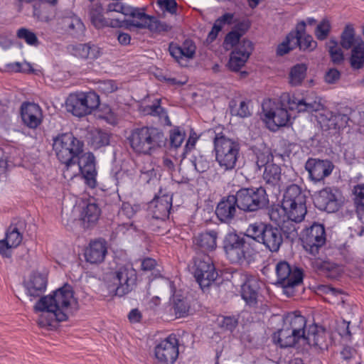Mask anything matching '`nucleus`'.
I'll return each mask as SVG.
<instances>
[{"instance_id": "bb28decb", "label": "nucleus", "mask_w": 364, "mask_h": 364, "mask_svg": "<svg viewBox=\"0 0 364 364\" xmlns=\"http://www.w3.org/2000/svg\"><path fill=\"white\" fill-rule=\"evenodd\" d=\"M107 250L105 240H95L91 242L90 247L85 250L86 261L91 264L101 263L104 261Z\"/></svg>"}, {"instance_id": "c85d7f7f", "label": "nucleus", "mask_w": 364, "mask_h": 364, "mask_svg": "<svg viewBox=\"0 0 364 364\" xmlns=\"http://www.w3.org/2000/svg\"><path fill=\"white\" fill-rule=\"evenodd\" d=\"M263 110H264V108ZM264 120L267 124L273 123L275 127L272 129L273 130L278 127L286 126L290 121V114L287 108L276 107L274 109H271L268 111H264Z\"/></svg>"}, {"instance_id": "5fc2aeb1", "label": "nucleus", "mask_w": 364, "mask_h": 364, "mask_svg": "<svg viewBox=\"0 0 364 364\" xmlns=\"http://www.w3.org/2000/svg\"><path fill=\"white\" fill-rule=\"evenodd\" d=\"M255 165L257 170H261L262 167L269 165V162L273 159V155L269 150H258L256 153Z\"/></svg>"}, {"instance_id": "680f3d73", "label": "nucleus", "mask_w": 364, "mask_h": 364, "mask_svg": "<svg viewBox=\"0 0 364 364\" xmlns=\"http://www.w3.org/2000/svg\"><path fill=\"white\" fill-rule=\"evenodd\" d=\"M122 28H124L126 29H130L132 26L137 28H145L146 21L145 19L138 20V19H124L121 21Z\"/></svg>"}, {"instance_id": "f8f14e48", "label": "nucleus", "mask_w": 364, "mask_h": 364, "mask_svg": "<svg viewBox=\"0 0 364 364\" xmlns=\"http://www.w3.org/2000/svg\"><path fill=\"white\" fill-rule=\"evenodd\" d=\"M136 271L130 265L122 266L114 272L113 284L108 286L109 292L119 297L128 294L136 287Z\"/></svg>"}, {"instance_id": "7ed1b4c3", "label": "nucleus", "mask_w": 364, "mask_h": 364, "mask_svg": "<svg viewBox=\"0 0 364 364\" xmlns=\"http://www.w3.org/2000/svg\"><path fill=\"white\" fill-rule=\"evenodd\" d=\"M221 247L226 258L232 264H250L255 260L258 254L247 228L244 233L236 230L227 232L222 240Z\"/></svg>"}, {"instance_id": "a878e982", "label": "nucleus", "mask_w": 364, "mask_h": 364, "mask_svg": "<svg viewBox=\"0 0 364 364\" xmlns=\"http://www.w3.org/2000/svg\"><path fill=\"white\" fill-rule=\"evenodd\" d=\"M310 346L321 350L328 348L326 332L325 329L317 325L310 326L305 338L303 340Z\"/></svg>"}, {"instance_id": "2f4dec72", "label": "nucleus", "mask_w": 364, "mask_h": 364, "mask_svg": "<svg viewBox=\"0 0 364 364\" xmlns=\"http://www.w3.org/2000/svg\"><path fill=\"white\" fill-rule=\"evenodd\" d=\"M314 267L320 274L331 280L338 279L342 274V268L328 260H316Z\"/></svg>"}, {"instance_id": "423d86ee", "label": "nucleus", "mask_w": 364, "mask_h": 364, "mask_svg": "<svg viewBox=\"0 0 364 364\" xmlns=\"http://www.w3.org/2000/svg\"><path fill=\"white\" fill-rule=\"evenodd\" d=\"M306 324L304 316L296 312L289 313L284 319L283 327L274 334V341L282 348L294 347L305 338Z\"/></svg>"}, {"instance_id": "5701e85b", "label": "nucleus", "mask_w": 364, "mask_h": 364, "mask_svg": "<svg viewBox=\"0 0 364 364\" xmlns=\"http://www.w3.org/2000/svg\"><path fill=\"white\" fill-rule=\"evenodd\" d=\"M259 281L254 277H246L241 285V296L246 304L250 308H256L258 305Z\"/></svg>"}, {"instance_id": "69168bd1", "label": "nucleus", "mask_w": 364, "mask_h": 364, "mask_svg": "<svg viewBox=\"0 0 364 364\" xmlns=\"http://www.w3.org/2000/svg\"><path fill=\"white\" fill-rule=\"evenodd\" d=\"M33 16L38 21L49 22L52 20V17L48 15H43L41 11V6L40 4H35L33 5Z\"/></svg>"}, {"instance_id": "e2e57ef3", "label": "nucleus", "mask_w": 364, "mask_h": 364, "mask_svg": "<svg viewBox=\"0 0 364 364\" xmlns=\"http://www.w3.org/2000/svg\"><path fill=\"white\" fill-rule=\"evenodd\" d=\"M197 140L196 134L195 132L191 133L181 155L183 159L186 158V154L194 149Z\"/></svg>"}, {"instance_id": "ddd939ff", "label": "nucleus", "mask_w": 364, "mask_h": 364, "mask_svg": "<svg viewBox=\"0 0 364 364\" xmlns=\"http://www.w3.org/2000/svg\"><path fill=\"white\" fill-rule=\"evenodd\" d=\"M292 268L293 266L284 260L279 261L275 267L277 277V284L282 288L284 294L288 297L295 295L296 289L303 284L304 276L303 269H296L293 281L289 282L287 279L289 272H291Z\"/></svg>"}, {"instance_id": "1a4fd4ad", "label": "nucleus", "mask_w": 364, "mask_h": 364, "mask_svg": "<svg viewBox=\"0 0 364 364\" xmlns=\"http://www.w3.org/2000/svg\"><path fill=\"white\" fill-rule=\"evenodd\" d=\"M306 196L301 186L292 183L288 186L284 193L282 208L287 218L295 223H300L307 213Z\"/></svg>"}, {"instance_id": "c756f323", "label": "nucleus", "mask_w": 364, "mask_h": 364, "mask_svg": "<svg viewBox=\"0 0 364 364\" xmlns=\"http://www.w3.org/2000/svg\"><path fill=\"white\" fill-rule=\"evenodd\" d=\"M289 108L291 109H296L298 112H312L314 111H318L321 107V104L317 102L310 96L303 97L298 98L293 96L289 101Z\"/></svg>"}, {"instance_id": "09e8293b", "label": "nucleus", "mask_w": 364, "mask_h": 364, "mask_svg": "<svg viewBox=\"0 0 364 364\" xmlns=\"http://www.w3.org/2000/svg\"><path fill=\"white\" fill-rule=\"evenodd\" d=\"M16 36L25 41V42L33 46L39 45V41L36 33L26 28H20L16 33Z\"/></svg>"}, {"instance_id": "4c0bfd02", "label": "nucleus", "mask_w": 364, "mask_h": 364, "mask_svg": "<svg viewBox=\"0 0 364 364\" xmlns=\"http://www.w3.org/2000/svg\"><path fill=\"white\" fill-rule=\"evenodd\" d=\"M353 193L358 218L364 224V184H358L354 186Z\"/></svg>"}, {"instance_id": "603ef678", "label": "nucleus", "mask_w": 364, "mask_h": 364, "mask_svg": "<svg viewBox=\"0 0 364 364\" xmlns=\"http://www.w3.org/2000/svg\"><path fill=\"white\" fill-rule=\"evenodd\" d=\"M156 4L163 13L176 15L178 4L176 0H156Z\"/></svg>"}, {"instance_id": "9b49d317", "label": "nucleus", "mask_w": 364, "mask_h": 364, "mask_svg": "<svg viewBox=\"0 0 364 364\" xmlns=\"http://www.w3.org/2000/svg\"><path fill=\"white\" fill-rule=\"evenodd\" d=\"M67 110L74 116L82 117L90 114L100 106V96L95 92L70 94L66 100Z\"/></svg>"}, {"instance_id": "72a5a7b5", "label": "nucleus", "mask_w": 364, "mask_h": 364, "mask_svg": "<svg viewBox=\"0 0 364 364\" xmlns=\"http://www.w3.org/2000/svg\"><path fill=\"white\" fill-rule=\"evenodd\" d=\"M154 215L156 218H168L172 207V198L168 195L158 197L154 201Z\"/></svg>"}, {"instance_id": "f704fd0d", "label": "nucleus", "mask_w": 364, "mask_h": 364, "mask_svg": "<svg viewBox=\"0 0 364 364\" xmlns=\"http://www.w3.org/2000/svg\"><path fill=\"white\" fill-rule=\"evenodd\" d=\"M358 39H362L360 36H355V31L353 26L350 23L346 25L341 34L340 45L345 50L353 48L355 45L358 44Z\"/></svg>"}, {"instance_id": "aec40b11", "label": "nucleus", "mask_w": 364, "mask_h": 364, "mask_svg": "<svg viewBox=\"0 0 364 364\" xmlns=\"http://www.w3.org/2000/svg\"><path fill=\"white\" fill-rule=\"evenodd\" d=\"M252 50V43L247 39H243L230 53L228 63V68L232 71L238 72L245 65Z\"/></svg>"}, {"instance_id": "8fccbe9b", "label": "nucleus", "mask_w": 364, "mask_h": 364, "mask_svg": "<svg viewBox=\"0 0 364 364\" xmlns=\"http://www.w3.org/2000/svg\"><path fill=\"white\" fill-rule=\"evenodd\" d=\"M331 29L330 21L327 18H323L316 26L315 29V36L319 41H324L328 36Z\"/></svg>"}, {"instance_id": "f3484780", "label": "nucleus", "mask_w": 364, "mask_h": 364, "mask_svg": "<svg viewBox=\"0 0 364 364\" xmlns=\"http://www.w3.org/2000/svg\"><path fill=\"white\" fill-rule=\"evenodd\" d=\"M338 196H340V192L338 189L326 187L314 193V204L318 210L327 213H335L341 207Z\"/></svg>"}, {"instance_id": "58836bf2", "label": "nucleus", "mask_w": 364, "mask_h": 364, "mask_svg": "<svg viewBox=\"0 0 364 364\" xmlns=\"http://www.w3.org/2000/svg\"><path fill=\"white\" fill-rule=\"evenodd\" d=\"M307 66L304 63L294 65L289 72V83L293 86L300 85L306 77Z\"/></svg>"}, {"instance_id": "3c124183", "label": "nucleus", "mask_w": 364, "mask_h": 364, "mask_svg": "<svg viewBox=\"0 0 364 364\" xmlns=\"http://www.w3.org/2000/svg\"><path fill=\"white\" fill-rule=\"evenodd\" d=\"M121 14L138 20L146 19V18H147L144 9H139L124 4L122 8Z\"/></svg>"}, {"instance_id": "13d9d810", "label": "nucleus", "mask_w": 364, "mask_h": 364, "mask_svg": "<svg viewBox=\"0 0 364 364\" xmlns=\"http://www.w3.org/2000/svg\"><path fill=\"white\" fill-rule=\"evenodd\" d=\"M160 104L161 100L156 99L153 105L146 107L145 110L148 114L152 116L159 117L162 119L163 114H166V109L162 107Z\"/></svg>"}, {"instance_id": "c03bdc74", "label": "nucleus", "mask_w": 364, "mask_h": 364, "mask_svg": "<svg viewBox=\"0 0 364 364\" xmlns=\"http://www.w3.org/2000/svg\"><path fill=\"white\" fill-rule=\"evenodd\" d=\"M239 323L238 316H220L218 318V326L226 332L232 333Z\"/></svg>"}, {"instance_id": "39448f33", "label": "nucleus", "mask_w": 364, "mask_h": 364, "mask_svg": "<svg viewBox=\"0 0 364 364\" xmlns=\"http://www.w3.org/2000/svg\"><path fill=\"white\" fill-rule=\"evenodd\" d=\"M127 140L134 152L144 155H151L167 144L164 132L152 126L133 129Z\"/></svg>"}, {"instance_id": "a19ab883", "label": "nucleus", "mask_w": 364, "mask_h": 364, "mask_svg": "<svg viewBox=\"0 0 364 364\" xmlns=\"http://www.w3.org/2000/svg\"><path fill=\"white\" fill-rule=\"evenodd\" d=\"M186 138L185 132L179 127H175L170 131L169 140L167 139V144L165 147L168 149L179 148Z\"/></svg>"}, {"instance_id": "4be33fe9", "label": "nucleus", "mask_w": 364, "mask_h": 364, "mask_svg": "<svg viewBox=\"0 0 364 364\" xmlns=\"http://www.w3.org/2000/svg\"><path fill=\"white\" fill-rule=\"evenodd\" d=\"M23 124L29 129H36L43 122L41 107L34 102H24L20 108Z\"/></svg>"}, {"instance_id": "9d476101", "label": "nucleus", "mask_w": 364, "mask_h": 364, "mask_svg": "<svg viewBox=\"0 0 364 364\" xmlns=\"http://www.w3.org/2000/svg\"><path fill=\"white\" fill-rule=\"evenodd\" d=\"M237 208L245 213H254L266 208L269 205V197L264 188H240L234 194Z\"/></svg>"}, {"instance_id": "bf43d9fd", "label": "nucleus", "mask_w": 364, "mask_h": 364, "mask_svg": "<svg viewBox=\"0 0 364 364\" xmlns=\"http://www.w3.org/2000/svg\"><path fill=\"white\" fill-rule=\"evenodd\" d=\"M181 48L183 51V57L191 59L195 56L196 47L193 41L190 39L185 40Z\"/></svg>"}, {"instance_id": "6e6d98bb", "label": "nucleus", "mask_w": 364, "mask_h": 364, "mask_svg": "<svg viewBox=\"0 0 364 364\" xmlns=\"http://www.w3.org/2000/svg\"><path fill=\"white\" fill-rule=\"evenodd\" d=\"M336 114L328 112L324 114H322L320 117V123L321 127L326 130L337 129L336 127L339 125L336 124Z\"/></svg>"}, {"instance_id": "4d7b16f0", "label": "nucleus", "mask_w": 364, "mask_h": 364, "mask_svg": "<svg viewBox=\"0 0 364 364\" xmlns=\"http://www.w3.org/2000/svg\"><path fill=\"white\" fill-rule=\"evenodd\" d=\"M191 163L196 171L198 173H204L208 171L210 168V161L208 160L207 157L199 154L198 156H193V159H191Z\"/></svg>"}, {"instance_id": "20e7f679", "label": "nucleus", "mask_w": 364, "mask_h": 364, "mask_svg": "<svg viewBox=\"0 0 364 364\" xmlns=\"http://www.w3.org/2000/svg\"><path fill=\"white\" fill-rule=\"evenodd\" d=\"M84 141L72 132H59L52 136V149L58 161L68 171L83 156Z\"/></svg>"}, {"instance_id": "0eeeda50", "label": "nucleus", "mask_w": 364, "mask_h": 364, "mask_svg": "<svg viewBox=\"0 0 364 364\" xmlns=\"http://www.w3.org/2000/svg\"><path fill=\"white\" fill-rule=\"evenodd\" d=\"M215 161L224 171L233 170L240 157V144L236 139L226 136L223 132L213 138Z\"/></svg>"}, {"instance_id": "b1692460", "label": "nucleus", "mask_w": 364, "mask_h": 364, "mask_svg": "<svg viewBox=\"0 0 364 364\" xmlns=\"http://www.w3.org/2000/svg\"><path fill=\"white\" fill-rule=\"evenodd\" d=\"M235 198L234 195H228L224 197L218 203L215 214L218 219L226 223H230L234 219L237 208V202H235Z\"/></svg>"}, {"instance_id": "de8ad7c7", "label": "nucleus", "mask_w": 364, "mask_h": 364, "mask_svg": "<svg viewBox=\"0 0 364 364\" xmlns=\"http://www.w3.org/2000/svg\"><path fill=\"white\" fill-rule=\"evenodd\" d=\"M104 9L101 5H97L90 11V17L92 23L97 28L105 27L107 18L103 15Z\"/></svg>"}, {"instance_id": "6ab92c4d", "label": "nucleus", "mask_w": 364, "mask_h": 364, "mask_svg": "<svg viewBox=\"0 0 364 364\" xmlns=\"http://www.w3.org/2000/svg\"><path fill=\"white\" fill-rule=\"evenodd\" d=\"M56 16L58 25L69 35L75 38L83 36L85 26L81 19L73 12L68 10L60 14H56Z\"/></svg>"}, {"instance_id": "e433bc0d", "label": "nucleus", "mask_w": 364, "mask_h": 364, "mask_svg": "<svg viewBox=\"0 0 364 364\" xmlns=\"http://www.w3.org/2000/svg\"><path fill=\"white\" fill-rule=\"evenodd\" d=\"M350 65L354 70H359L364 66V41L358 39V44L351 48Z\"/></svg>"}, {"instance_id": "79ce46f5", "label": "nucleus", "mask_w": 364, "mask_h": 364, "mask_svg": "<svg viewBox=\"0 0 364 364\" xmlns=\"http://www.w3.org/2000/svg\"><path fill=\"white\" fill-rule=\"evenodd\" d=\"M145 21V28H148L150 31L154 33L168 32L171 30L172 26L157 19L154 16L146 14Z\"/></svg>"}, {"instance_id": "a18cd8bd", "label": "nucleus", "mask_w": 364, "mask_h": 364, "mask_svg": "<svg viewBox=\"0 0 364 364\" xmlns=\"http://www.w3.org/2000/svg\"><path fill=\"white\" fill-rule=\"evenodd\" d=\"M4 240L8 241V244L11 248L16 247L21 244L23 236L16 225L11 224L6 232V237Z\"/></svg>"}, {"instance_id": "7c9ffc66", "label": "nucleus", "mask_w": 364, "mask_h": 364, "mask_svg": "<svg viewBox=\"0 0 364 364\" xmlns=\"http://www.w3.org/2000/svg\"><path fill=\"white\" fill-rule=\"evenodd\" d=\"M47 278L39 272H33L29 281L25 284L27 294L32 297H38L43 294L47 287Z\"/></svg>"}, {"instance_id": "338daca9", "label": "nucleus", "mask_w": 364, "mask_h": 364, "mask_svg": "<svg viewBox=\"0 0 364 364\" xmlns=\"http://www.w3.org/2000/svg\"><path fill=\"white\" fill-rule=\"evenodd\" d=\"M341 77V73L336 68H330L325 74V81L328 84H333Z\"/></svg>"}, {"instance_id": "dca6fc26", "label": "nucleus", "mask_w": 364, "mask_h": 364, "mask_svg": "<svg viewBox=\"0 0 364 364\" xmlns=\"http://www.w3.org/2000/svg\"><path fill=\"white\" fill-rule=\"evenodd\" d=\"M179 341L171 333L154 347V356L159 364H174L179 354Z\"/></svg>"}, {"instance_id": "f03ea898", "label": "nucleus", "mask_w": 364, "mask_h": 364, "mask_svg": "<svg viewBox=\"0 0 364 364\" xmlns=\"http://www.w3.org/2000/svg\"><path fill=\"white\" fill-rule=\"evenodd\" d=\"M247 233L257 247V243L263 245L271 252H277L286 240L293 242L297 231L293 224L274 226L270 223L255 222L247 227Z\"/></svg>"}, {"instance_id": "473e14b6", "label": "nucleus", "mask_w": 364, "mask_h": 364, "mask_svg": "<svg viewBox=\"0 0 364 364\" xmlns=\"http://www.w3.org/2000/svg\"><path fill=\"white\" fill-rule=\"evenodd\" d=\"M263 178L267 184L272 187L280 188L284 183L282 180V168L275 164L265 166Z\"/></svg>"}, {"instance_id": "6e6552de", "label": "nucleus", "mask_w": 364, "mask_h": 364, "mask_svg": "<svg viewBox=\"0 0 364 364\" xmlns=\"http://www.w3.org/2000/svg\"><path fill=\"white\" fill-rule=\"evenodd\" d=\"M306 23L304 21L299 22L294 29L291 30L285 37V39L277 46L276 53L278 56H283L290 51L299 48L303 52H311L317 47V42L312 36L306 33Z\"/></svg>"}, {"instance_id": "f257e3e1", "label": "nucleus", "mask_w": 364, "mask_h": 364, "mask_svg": "<svg viewBox=\"0 0 364 364\" xmlns=\"http://www.w3.org/2000/svg\"><path fill=\"white\" fill-rule=\"evenodd\" d=\"M73 298L72 287L65 284L62 287L53 292V294L42 296L35 304V311L46 313L43 314L38 324L41 327L53 326V322L65 321L68 318L67 310L71 299Z\"/></svg>"}, {"instance_id": "4468645a", "label": "nucleus", "mask_w": 364, "mask_h": 364, "mask_svg": "<svg viewBox=\"0 0 364 364\" xmlns=\"http://www.w3.org/2000/svg\"><path fill=\"white\" fill-rule=\"evenodd\" d=\"M326 241L324 225L316 222L304 230L301 237L304 248L313 256L318 255L320 249L325 245Z\"/></svg>"}, {"instance_id": "0e129e2a", "label": "nucleus", "mask_w": 364, "mask_h": 364, "mask_svg": "<svg viewBox=\"0 0 364 364\" xmlns=\"http://www.w3.org/2000/svg\"><path fill=\"white\" fill-rule=\"evenodd\" d=\"M168 51L170 55L178 63L180 62V60L183 58V51H182L181 46L177 43H174L173 42L170 43L168 46Z\"/></svg>"}, {"instance_id": "a211bd4d", "label": "nucleus", "mask_w": 364, "mask_h": 364, "mask_svg": "<svg viewBox=\"0 0 364 364\" xmlns=\"http://www.w3.org/2000/svg\"><path fill=\"white\" fill-rule=\"evenodd\" d=\"M335 166L331 160L309 158L305 163V170L309 173V178L314 183L323 182L329 176Z\"/></svg>"}, {"instance_id": "393cba45", "label": "nucleus", "mask_w": 364, "mask_h": 364, "mask_svg": "<svg viewBox=\"0 0 364 364\" xmlns=\"http://www.w3.org/2000/svg\"><path fill=\"white\" fill-rule=\"evenodd\" d=\"M218 236L216 230H206L193 237V244L196 249L202 252H211L217 247Z\"/></svg>"}, {"instance_id": "052dcab7", "label": "nucleus", "mask_w": 364, "mask_h": 364, "mask_svg": "<svg viewBox=\"0 0 364 364\" xmlns=\"http://www.w3.org/2000/svg\"><path fill=\"white\" fill-rule=\"evenodd\" d=\"M241 34H239L237 31H230L228 33L224 39V44L230 45L231 48L238 46L241 41H240Z\"/></svg>"}, {"instance_id": "774afa93", "label": "nucleus", "mask_w": 364, "mask_h": 364, "mask_svg": "<svg viewBox=\"0 0 364 364\" xmlns=\"http://www.w3.org/2000/svg\"><path fill=\"white\" fill-rule=\"evenodd\" d=\"M87 50H89L88 59L95 60L102 54V49L95 44L87 43Z\"/></svg>"}, {"instance_id": "2eb2a0df", "label": "nucleus", "mask_w": 364, "mask_h": 364, "mask_svg": "<svg viewBox=\"0 0 364 364\" xmlns=\"http://www.w3.org/2000/svg\"><path fill=\"white\" fill-rule=\"evenodd\" d=\"M193 275L200 289L205 292L215 283L218 273L211 259L209 257H205L195 260Z\"/></svg>"}, {"instance_id": "864d4df0", "label": "nucleus", "mask_w": 364, "mask_h": 364, "mask_svg": "<svg viewBox=\"0 0 364 364\" xmlns=\"http://www.w3.org/2000/svg\"><path fill=\"white\" fill-rule=\"evenodd\" d=\"M97 90L106 95L112 93L118 90L116 81L113 80H100L97 82Z\"/></svg>"}, {"instance_id": "37998d69", "label": "nucleus", "mask_w": 364, "mask_h": 364, "mask_svg": "<svg viewBox=\"0 0 364 364\" xmlns=\"http://www.w3.org/2000/svg\"><path fill=\"white\" fill-rule=\"evenodd\" d=\"M326 46L333 64H341L344 60V54L341 48L338 47V41L334 38H331L326 43Z\"/></svg>"}, {"instance_id": "ea45409f", "label": "nucleus", "mask_w": 364, "mask_h": 364, "mask_svg": "<svg viewBox=\"0 0 364 364\" xmlns=\"http://www.w3.org/2000/svg\"><path fill=\"white\" fill-rule=\"evenodd\" d=\"M250 100H242L240 102L239 107L237 106L235 100H231L229 103V108L230 114L233 116H237L240 118H246L252 115L249 104Z\"/></svg>"}, {"instance_id": "c9c22d12", "label": "nucleus", "mask_w": 364, "mask_h": 364, "mask_svg": "<svg viewBox=\"0 0 364 364\" xmlns=\"http://www.w3.org/2000/svg\"><path fill=\"white\" fill-rule=\"evenodd\" d=\"M171 305L176 318L186 317L189 314L190 302L187 298L182 295H173Z\"/></svg>"}, {"instance_id": "cd10ccee", "label": "nucleus", "mask_w": 364, "mask_h": 364, "mask_svg": "<svg viewBox=\"0 0 364 364\" xmlns=\"http://www.w3.org/2000/svg\"><path fill=\"white\" fill-rule=\"evenodd\" d=\"M101 208L95 200L91 199L81 211V220L85 228H90L97 223L101 215Z\"/></svg>"}, {"instance_id": "49530a36", "label": "nucleus", "mask_w": 364, "mask_h": 364, "mask_svg": "<svg viewBox=\"0 0 364 364\" xmlns=\"http://www.w3.org/2000/svg\"><path fill=\"white\" fill-rule=\"evenodd\" d=\"M90 143L95 149L107 146L109 144V135L102 130H96L92 134Z\"/></svg>"}, {"instance_id": "412c9836", "label": "nucleus", "mask_w": 364, "mask_h": 364, "mask_svg": "<svg viewBox=\"0 0 364 364\" xmlns=\"http://www.w3.org/2000/svg\"><path fill=\"white\" fill-rule=\"evenodd\" d=\"M80 171L85 179V183L90 188H95L97 185V171L96 169V159L93 153L88 151L83 154L80 158V163L77 164Z\"/></svg>"}]
</instances>
